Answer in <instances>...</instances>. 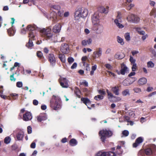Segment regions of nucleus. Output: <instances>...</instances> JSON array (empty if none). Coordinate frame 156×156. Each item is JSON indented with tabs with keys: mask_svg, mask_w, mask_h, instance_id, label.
<instances>
[{
	"mask_svg": "<svg viewBox=\"0 0 156 156\" xmlns=\"http://www.w3.org/2000/svg\"><path fill=\"white\" fill-rule=\"evenodd\" d=\"M38 28L35 25H29L27 28V30L29 31V38L28 43L26 44V46L29 48L33 46L32 40H34L35 37L37 35V30Z\"/></svg>",
	"mask_w": 156,
	"mask_h": 156,
	"instance_id": "obj_1",
	"label": "nucleus"
},
{
	"mask_svg": "<svg viewBox=\"0 0 156 156\" xmlns=\"http://www.w3.org/2000/svg\"><path fill=\"white\" fill-rule=\"evenodd\" d=\"M50 106L55 110H57L61 108V99L58 96L53 95L50 100Z\"/></svg>",
	"mask_w": 156,
	"mask_h": 156,
	"instance_id": "obj_2",
	"label": "nucleus"
},
{
	"mask_svg": "<svg viewBox=\"0 0 156 156\" xmlns=\"http://www.w3.org/2000/svg\"><path fill=\"white\" fill-rule=\"evenodd\" d=\"M88 14V11L87 9L84 8H79L75 13V19L76 20H78L80 18L86 17Z\"/></svg>",
	"mask_w": 156,
	"mask_h": 156,
	"instance_id": "obj_3",
	"label": "nucleus"
},
{
	"mask_svg": "<svg viewBox=\"0 0 156 156\" xmlns=\"http://www.w3.org/2000/svg\"><path fill=\"white\" fill-rule=\"evenodd\" d=\"M40 34L48 40L51 39L53 34L51 32V29L48 28L47 29L43 28L39 29Z\"/></svg>",
	"mask_w": 156,
	"mask_h": 156,
	"instance_id": "obj_4",
	"label": "nucleus"
},
{
	"mask_svg": "<svg viewBox=\"0 0 156 156\" xmlns=\"http://www.w3.org/2000/svg\"><path fill=\"white\" fill-rule=\"evenodd\" d=\"M112 132L109 130L103 129L99 132L101 139L103 142H105L107 137H109L112 135Z\"/></svg>",
	"mask_w": 156,
	"mask_h": 156,
	"instance_id": "obj_5",
	"label": "nucleus"
},
{
	"mask_svg": "<svg viewBox=\"0 0 156 156\" xmlns=\"http://www.w3.org/2000/svg\"><path fill=\"white\" fill-rule=\"evenodd\" d=\"M104 29V27L103 25L99 23L93 25L92 28V30L95 33L98 34H102L103 32Z\"/></svg>",
	"mask_w": 156,
	"mask_h": 156,
	"instance_id": "obj_6",
	"label": "nucleus"
},
{
	"mask_svg": "<svg viewBox=\"0 0 156 156\" xmlns=\"http://www.w3.org/2000/svg\"><path fill=\"white\" fill-rule=\"evenodd\" d=\"M127 19L129 22L137 23L140 21V18L136 15L132 14L127 18Z\"/></svg>",
	"mask_w": 156,
	"mask_h": 156,
	"instance_id": "obj_7",
	"label": "nucleus"
},
{
	"mask_svg": "<svg viewBox=\"0 0 156 156\" xmlns=\"http://www.w3.org/2000/svg\"><path fill=\"white\" fill-rule=\"evenodd\" d=\"M59 81L62 87L67 88L69 87L68 81L66 78L61 77L59 79Z\"/></svg>",
	"mask_w": 156,
	"mask_h": 156,
	"instance_id": "obj_8",
	"label": "nucleus"
},
{
	"mask_svg": "<svg viewBox=\"0 0 156 156\" xmlns=\"http://www.w3.org/2000/svg\"><path fill=\"white\" fill-rule=\"evenodd\" d=\"M121 18L120 13L118 12V15L117 18L114 20L115 24L119 28H122L124 27V26L121 23L122 22Z\"/></svg>",
	"mask_w": 156,
	"mask_h": 156,
	"instance_id": "obj_9",
	"label": "nucleus"
},
{
	"mask_svg": "<svg viewBox=\"0 0 156 156\" xmlns=\"http://www.w3.org/2000/svg\"><path fill=\"white\" fill-rule=\"evenodd\" d=\"M99 13L98 12H95L92 17V20L93 25L99 23Z\"/></svg>",
	"mask_w": 156,
	"mask_h": 156,
	"instance_id": "obj_10",
	"label": "nucleus"
},
{
	"mask_svg": "<svg viewBox=\"0 0 156 156\" xmlns=\"http://www.w3.org/2000/svg\"><path fill=\"white\" fill-rule=\"evenodd\" d=\"M48 60L50 63L51 65L54 67L56 64V59L54 55L53 54H50L48 56Z\"/></svg>",
	"mask_w": 156,
	"mask_h": 156,
	"instance_id": "obj_11",
	"label": "nucleus"
},
{
	"mask_svg": "<svg viewBox=\"0 0 156 156\" xmlns=\"http://www.w3.org/2000/svg\"><path fill=\"white\" fill-rule=\"evenodd\" d=\"M60 50L63 53L67 54L69 51V46L67 44H63L61 45Z\"/></svg>",
	"mask_w": 156,
	"mask_h": 156,
	"instance_id": "obj_12",
	"label": "nucleus"
},
{
	"mask_svg": "<svg viewBox=\"0 0 156 156\" xmlns=\"http://www.w3.org/2000/svg\"><path fill=\"white\" fill-rule=\"evenodd\" d=\"M121 69L120 71L116 70V72L119 75L121 74L122 75H125V73L127 71V67L124 63H122L121 65Z\"/></svg>",
	"mask_w": 156,
	"mask_h": 156,
	"instance_id": "obj_13",
	"label": "nucleus"
},
{
	"mask_svg": "<svg viewBox=\"0 0 156 156\" xmlns=\"http://www.w3.org/2000/svg\"><path fill=\"white\" fill-rule=\"evenodd\" d=\"M47 118V115L46 113H41L37 117V119L38 122H41L45 120Z\"/></svg>",
	"mask_w": 156,
	"mask_h": 156,
	"instance_id": "obj_14",
	"label": "nucleus"
},
{
	"mask_svg": "<svg viewBox=\"0 0 156 156\" xmlns=\"http://www.w3.org/2000/svg\"><path fill=\"white\" fill-rule=\"evenodd\" d=\"M102 54V48H99L97 49V51L93 52V57L94 58H98L100 57Z\"/></svg>",
	"mask_w": 156,
	"mask_h": 156,
	"instance_id": "obj_15",
	"label": "nucleus"
},
{
	"mask_svg": "<svg viewBox=\"0 0 156 156\" xmlns=\"http://www.w3.org/2000/svg\"><path fill=\"white\" fill-rule=\"evenodd\" d=\"M152 149L156 151V146L152 144L151 145L150 148H148L145 150V153L147 155H150L152 154Z\"/></svg>",
	"mask_w": 156,
	"mask_h": 156,
	"instance_id": "obj_16",
	"label": "nucleus"
},
{
	"mask_svg": "<svg viewBox=\"0 0 156 156\" xmlns=\"http://www.w3.org/2000/svg\"><path fill=\"white\" fill-rule=\"evenodd\" d=\"M143 141V139L141 137L137 138L135 142L133 144V147H136L141 144Z\"/></svg>",
	"mask_w": 156,
	"mask_h": 156,
	"instance_id": "obj_17",
	"label": "nucleus"
},
{
	"mask_svg": "<svg viewBox=\"0 0 156 156\" xmlns=\"http://www.w3.org/2000/svg\"><path fill=\"white\" fill-rule=\"evenodd\" d=\"M61 27L62 26L60 24H57L53 27V31L55 33H58L60 32Z\"/></svg>",
	"mask_w": 156,
	"mask_h": 156,
	"instance_id": "obj_18",
	"label": "nucleus"
},
{
	"mask_svg": "<svg viewBox=\"0 0 156 156\" xmlns=\"http://www.w3.org/2000/svg\"><path fill=\"white\" fill-rule=\"evenodd\" d=\"M32 119V116L30 112H27L23 115V119L24 121H28Z\"/></svg>",
	"mask_w": 156,
	"mask_h": 156,
	"instance_id": "obj_19",
	"label": "nucleus"
},
{
	"mask_svg": "<svg viewBox=\"0 0 156 156\" xmlns=\"http://www.w3.org/2000/svg\"><path fill=\"white\" fill-rule=\"evenodd\" d=\"M24 136V132L22 131H20L17 134L16 137L17 140L19 141H23Z\"/></svg>",
	"mask_w": 156,
	"mask_h": 156,
	"instance_id": "obj_20",
	"label": "nucleus"
},
{
	"mask_svg": "<svg viewBox=\"0 0 156 156\" xmlns=\"http://www.w3.org/2000/svg\"><path fill=\"white\" fill-rule=\"evenodd\" d=\"M111 91L116 95H118L119 94V87L118 86H115L114 87H111Z\"/></svg>",
	"mask_w": 156,
	"mask_h": 156,
	"instance_id": "obj_21",
	"label": "nucleus"
},
{
	"mask_svg": "<svg viewBox=\"0 0 156 156\" xmlns=\"http://www.w3.org/2000/svg\"><path fill=\"white\" fill-rule=\"evenodd\" d=\"M109 7L106 6V8L103 6H101L98 8L99 11L101 13L107 14L108 12Z\"/></svg>",
	"mask_w": 156,
	"mask_h": 156,
	"instance_id": "obj_22",
	"label": "nucleus"
},
{
	"mask_svg": "<svg viewBox=\"0 0 156 156\" xmlns=\"http://www.w3.org/2000/svg\"><path fill=\"white\" fill-rule=\"evenodd\" d=\"M92 40L91 38H89L87 40H84L81 42L82 45L85 46L88 44L89 45L92 43Z\"/></svg>",
	"mask_w": 156,
	"mask_h": 156,
	"instance_id": "obj_23",
	"label": "nucleus"
},
{
	"mask_svg": "<svg viewBox=\"0 0 156 156\" xmlns=\"http://www.w3.org/2000/svg\"><path fill=\"white\" fill-rule=\"evenodd\" d=\"M134 81L135 80L132 82L130 80V79H126L123 80L122 83L124 86H129L132 84Z\"/></svg>",
	"mask_w": 156,
	"mask_h": 156,
	"instance_id": "obj_24",
	"label": "nucleus"
},
{
	"mask_svg": "<svg viewBox=\"0 0 156 156\" xmlns=\"http://www.w3.org/2000/svg\"><path fill=\"white\" fill-rule=\"evenodd\" d=\"M81 101L86 105H90L91 103V101L87 98H82Z\"/></svg>",
	"mask_w": 156,
	"mask_h": 156,
	"instance_id": "obj_25",
	"label": "nucleus"
},
{
	"mask_svg": "<svg viewBox=\"0 0 156 156\" xmlns=\"http://www.w3.org/2000/svg\"><path fill=\"white\" fill-rule=\"evenodd\" d=\"M138 82L140 85H142L146 83L147 79L145 77H142L138 80Z\"/></svg>",
	"mask_w": 156,
	"mask_h": 156,
	"instance_id": "obj_26",
	"label": "nucleus"
},
{
	"mask_svg": "<svg viewBox=\"0 0 156 156\" xmlns=\"http://www.w3.org/2000/svg\"><path fill=\"white\" fill-rule=\"evenodd\" d=\"M58 57L62 62L65 63L66 59L65 55L62 54H59L58 55Z\"/></svg>",
	"mask_w": 156,
	"mask_h": 156,
	"instance_id": "obj_27",
	"label": "nucleus"
},
{
	"mask_svg": "<svg viewBox=\"0 0 156 156\" xmlns=\"http://www.w3.org/2000/svg\"><path fill=\"white\" fill-rule=\"evenodd\" d=\"M75 94L76 95V96L78 98H80V94L81 92L79 89L77 88L76 87L74 90Z\"/></svg>",
	"mask_w": 156,
	"mask_h": 156,
	"instance_id": "obj_28",
	"label": "nucleus"
},
{
	"mask_svg": "<svg viewBox=\"0 0 156 156\" xmlns=\"http://www.w3.org/2000/svg\"><path fill=\"white\" fill-rule=\"evenodd\" d=\"M69 143L71 146H74L77 144V142L75 139H72L69 141Z\"/></svg>",
	"mask_w": 156,
	"mask_h": 156,
	"instance_id": "obj_29",
	"label": "nucleus"
},
{
	"mask_svg": "<svg viewBox=\"0 0 156 156\" xmlns=\"http://www.w3.org/2000/svg\"><path fill=\"white\" fill-rule=\"evenodd\" d=\"M8 32L9 35L10 36H13L14 35L15 31L12 29H9L8 30Z\"/></svg>",
	"mask_w": 156,
	"mask_h": 156,
	"instance_id": "obj_30",
	"label": "nucleus"
},
{
	"mask_svg": "<svg viewBox=\"0 0 156 156\" xmlns=\"http://www.w3.org/2000/svg\"><path fill=\"white\" fill-rule=\"evenodd\" d=\"M122 94L124 96H126L127 95H129L130 93L129 90L126 89L124 90L122 92Z\"/></svg>",
	"mask_w": 156,
	"mask_h": 156,
	"instance_id": "obj_31",
	"label": "nucleus"
},
{
	"mask_svg": "<svg viewBox=\"0 0 156 156\" xmlns=\"http://www.w3.org/2000/svg\"><path fill=\"white\" fill-rule=\"evenodd\" d=\"M122 55V54L117 53L115 55V58L118 59H122L124 57V55L123 54Z\"/></svg>",
	"mask_w": 156,
	"mask_h": 156,
	"instance_id": "obj_32",
	"label": "nucleus"
},
{
	"mask_svg": "<svg viewBox=\"0 0 156 156\" xmlns=\"http://www.w3.org/2000/svg\"><path fill=\"white\" fill-rule=\"evenodd\" d=\"M117 40L118 42L120 43L121 45H123L124 44L123 39L119 36H117Z\"/></svg>",
	"mask_w": 156,
	"mask_h": 156,
	"instance_id": "obj_33",
	"label": "nucleus"
},
{
	"mask_svg": "<svg viewBox=\"0 0 156 156\" xmlns=\"http://www.w3.org/2000/svg\"><path fill=\"white\" fill-rule=\"evenodd\" d=\"M124 37L126 40L129 41L130 40V37L129 33H126L124 35Z\"/></svg>",
	"mask_w": 156,
	"mask_h": 156,
	"instance_id": "obj_34",
	"label": "nucleus"
},
{
	"mask_svg": "<svg viewBox=\"0 0 156 156\" xmlns=\"http://www.w3.org/2000/svg\"><path fill=\"white\" fill-rule=\"evenodd\" d=\"M103 97L102 95H98L97 96H96L94 97V99L97 101L100 100H102L103 99Z\"/></svg>",
	"mask_w": 156,
	"mask_h": 156,
	"instance_id": "obj_35",
	"label": "nucleus"
},
{
	"mask_svg": "<svg viewBox=\"0 0 156 156\" xmlns=\"http://www.w3.org/2000/svg\"><path fill=\"white\" fill-rule=\"evenodd\" d=\"M11 140V139L10 137H6L4 139V143L6 144H9L10 143Z\"/></svg>",
	"mask_w": 156,
	"mask_h": 156,
	"instance_id": "obj_36",
	"label": "nucleus"
},
{
	"mask_svg": "<svg viewBox=\"0 0 156 156\" xmlns=\"http://www.w3.org/2000/svg\"><path fill=\"white\" fill-rule=\"evenodd\" d=\"M129 132L127 130H124L122 132V137L124 136V137H126L128 136L129 135Z\"/></svg>",
	"mask_w": 156,
	"mask_h": 156,
	"instance_id": "obj_37",
	"label": "nucleus"
},
{
	"mask_svg": "<svg viewBox=\"0 0 156 156\" xmlns=\"http://www.w3.org/2000/svg\"><path fill=\"white\" fill-rule=\"evenodd\" d=\"M107 152H99L97 154V156H107Z\"/></svg>",
	"mask_w": 156,
	"mask_h": 156,
	"instance_id": "obj_38",
	"label": "nucleus"
},
{
	"mask_svg": "<svg viewBox=\"0 0 156 156\" xmlns=\"http://www.w3.org/2000/svg\"><path fill=\"white\" fill-rule=\"evenodd\" d=\"M67 61L69 64H71L73 62L74 59L72 57H69L67 59Z\"/></svg>",
	"mask_w": 156,
	"mask_h": 156,
	"instance_id": "obj_39",
	"label": "nucleus"
},
{
	"mask_svg": "<svg viewBox=\"0 0 156 156\" xmlns=\"http://www.w3.org/2000/svg\"><path fill=\"white\" fill-rule=\"evenodd\" d=\"M147 66L148 67L152 68L154 66V63L151 61H149L147 63Z\"/></svg>",
	"mask_w": 156,
	"mask_h": 156,
	"instance_id": "obj_40",
	"label": "nucleus"
},
{
	"mask_svg": "<svg viewBox=\"0 0 156 156\" xmlns=\"http://www.w3.org/2000/svg\"><path fill=\"white\" fill-rule=\"evenodd\" d=\"M51 8L55 10H59L60 7L58 5H52L51 6Z\"/></svg>",
	"mask_w": 156,
	"mask_h": 156,
	"instance_id": "obj_41",
	"label": "nucleus"
},
{
	"mask_svg": "<svg viewBox=\"0 0 156 156\" xmlns=\"http://www.w3.org/2000/svg\"><path fill=\"white\" fill-rule=\"evenodd\" d=\"M107 156H116L115 153L112 151L107 152Z\"/></svg>",
	"mask_w": 156,
	"mask_h": 156,
	"instance_id": "obj_42",
	"label": "nucleus"
},
{
	"mask_svg": "<svg viewBox=\"0 0 156 156\" xmlns=\"http://www.w3.org/2000/svg\"><path fill=\"white\" fill-rule=\"evenodd\" d=\"M133 90L136 93H140L141 91L140 89L138 87L134 88Z\"/></svg>",
	"mask_w": 156,
	"mask_h": 156,
	"instance_id": "obj_43",
	"label": "nucleus"
},
{
	"mask_svg": "<svg viewBox=\"0 0 156 156\" xmlns=\"http://www.w3.org/2000/svg\"><path fill=\"white\" fill-rule=\"evenodd\" d=\"M129 61L131 63V64H135L136 60L132 57L130 56L129 58Z\"/></svg>",
	"mask_w": 156,
	"mask_h": 156,
	"instance_id": "obj_44",
	"label": "nucleus"
},
{
	"mask_svg": "<svg viewBox=\"0 0 156 156\" xmlns=\"http://www.w3.org/2000/svg\"><path fill=\"white\" fill-rule=\"evenodd\" d=\"M132 65V69L133 71H135L136 69L137 66L136 63L131 64Z\"/></svg>",
	"mask_w": 156,
	"mask_h": 156,
	"instance_id": "obj_45",
	"label": "nucleus"
},
{
	"mask_svg": "<svg viewBox=\"0 0 156 156\" xmlns=\"http://www.w3.org/2000/svg\"><path fill=\"white\" fill-rule=\"evenodd\" d=\"M121 146H119V145H118L117 146V148H116V153H117V154H121V153H122V151H120V152H119V151H118V150H120V149H121Z\"/></svg>",
	"mask_w": 156,
	"mask_h": 156,
	"instance_id": "obj_46",
	"label": "nucleus"
},
{
	"mask_svg": "<svg viewBox=\"0 0 156 156\" xmlns=\"http://www.w3.org/2000/svg\"><path fill=\"white\" fill-rule=\"evenodd\" d=\"M16 86L19 88L23 86V83L22 82H18L16 84Z\"/></svg>",
	"mask_w": 156,
	"mask_h": 156,
	"instance_id": "obj_47",
	"label": "nucleus"
},
{
	"mask_svg": "<svg viewBox=\"0 0 156 156\" xmlns=\"http://www.w3.org/2000/svg\"><path fill=\"white\" fill-rule=\"evenodd\" d=\"M128 113L129 115L131 116L132 117H134V116L135 115V114L134 112L132 111H128Z\"/></svg>",
	"mask_w": 156,
	"mask_h": 156,
	"instance_id": "obj_48",
	"label": "nucleus"
},
{
	"mask_svg": "<svg viewBox=\"0 0 156 156\" xmlns=\"http://www.w3.org/2000/svg\"><path fill=\"white\" fill-rule=\"evenodd\" d=\"M37 57L39 58H41L43 56V54L41 51H38L37 52Z\"/></svg>",
	"mask_w": 156,
	"mask_h": 156,
	"instance_id": "obj_49",
	"label": "nucleus"
},
{
	"mask_svg": "<svg viewBox=\"0 0 156 156\" xmlns=\"http://www.w3.org/2000/svg\"><path fill=\"white\" fill-rule=\"evenodd\" d=\"M105 66L108 69H111L112 68V67L109 64H107L105 65Z\"/></svg>",
	"mask_w": 156,
	"mask_h": 156,
	"instance_id": "obj_50",
	"label": "nucleus"
},
{
	"mask_svg": "<svg viewBox=\"0 0 156 156\" xmlns=\"http://www.w3.org/2000/svg\"><path fill=\"white\" fill-rule=\"evenodd\" d=\"M27 132L29 134H30L32 133V128L30 126H29L27 127Z\"/></svg>",
	"mask_w": 156,
	"mask_h": 156,
	"instance_id": "obj_51",
	"label": "nucleus"
},
{
	"mask_svg": "<svg viewBox=\"0 0 156 156\" xmlns=\"http://www.w3.org/2000/svg\"><path fill=\"white\" fill-rule=\"evenodd\" d=\"M14 74L11 75L10 76V80L11 81H15L16 79L14 77Z\"/></svg>",
	"mask_w": 156,
	"mask_h": 156,
	"instance_id": "obj_52",
	"label": "nucleus"
},
{
	"mask_svg": "<svg viewBox=\"0 0 156 156\" xmlns=\"http://www.w3.org/2000/svg\"><path fill=\"white\" fill-rule=\"evenodd\" d=\"M151 52L152 54L153 55V56L156 57V51L155 50L153 49H151Z\"/></svg>",
	"mask_w": 156,
	"mask_h": 156,
	"instance_id": "obj_53",
	"label": "nucleus"
},
{
	"mask_svg": "<svg viewBox=\"0 0 156 156\" xmlns=\"http://www.w3.org/2000/svg\"><path fill=\"white\" fill-rule=\"evenodd\" d=\"M77 63L76 62L73 63L72 66L71 67V68L72 69H75L77 66Z\"/></svg>",
	"mask_w": 156,
	"mask_h": 156,
	"instance_id": "obj_54",
	"label": "nucleus"
},
{
	"mask_svg": "<svg viewBox=\"0 0 156 156\" xmlns=\"http://www.w3.org/2000/svg\"><path fill=\"white\" fill-rule=\"evenodd\" d=\"M123 118L124 119V121H127L128 122H129V117L127 116H124L123 117Z\"/></svg>",
	"mask_w": 156,
	"mask_h": 156,
	"instance_id": "obj_55",
	"label": "nucleus"
},
{
	"mask_svg": "<svg viewBox=\"0 0 156 156\" xmlns=\"http://www.w3.org/2000/svg\"><path fill=\"white\" fill-rule=\"evenodd\" d=\"M108 98H115V96H114L113 94L111 93V92H109L108 94Z\"/></svg>",
	"mask_w": 156,
	"mask_h": 156,
	"instance_id": "obj_56",
	"label": "nucleus"
},
{
	"mask_svg": "<svg viewBox=\"0 0 156 156\" xmlns=\"http://www.w3.org/2000/svg\"><path fill=\"white\" fill-rule=\"evenodd\" d=\"M134 4H130L129 6L127 7V9H128V10H130L131 8L134 7Z\"/></svg>",
	"mask_w": 156,
	"mask_h": 156,
	"instance_id": "obj_57",
	"label": "nucleus"
},
{
	"mask_svg": "<svg viewBox=\"0 0 156 156\" xmlns=\"http://www.w3.org/2000/svg\"><path fill=\"white\" fill-rule=\"evenodd\" d=\"M57 13L59 16H62L63 15V11L59 10L58 11Z\"/></svg>",
	"mask_w": 156,
	"mask_h": 156,
	"instance_id": "obj_58",
	"label": "nucleus"
},
{
	"mask_svg": "<svg viewBox=\"0 0 156 156\" xmlns=\"http://www.w3.org/2000/svg\"><path fill=\"white\" fill-rule=\"evenodd\" d=\"M33 104L35 105H37L38 104V102L37 100L35 99L33 101Z\"/></svg>",
	"mask_w": 156,
	"mask_h": 156,
	"instance_id": "obj_59",
	"label": "nucleus"
},
{
	"mask_svg": "<svg viewBox=\"0 0 156 156\" xmlns=\"http://www.w3.org/2000/svg\"><path fill=\"white\" fill-rule=\"evenodd\" d=\"M69 15V13L68 12H65L63 14V16L65 17H68Z\"/></svg>",
	"mask_w": 156,
	"mask_h": 156,
	"instance_id": "obj_60",
	"label": "nucleus"
},
{
	"mask_svg": "<svg viewBox=\"0 0 156 156\" xmlns=\"http://www.w3.org/2000/svg\"><path fill=\"white\" fill-rule=\"evenodd\" d=\"M99 94H105V91L102 90H98Z\"/></svg>",
	"mask_w": 156,
	"mask_h": 156,
	"instance_id": "obj_61",
	"label": "nucleus"
},
{
	"mask_svg": "<svg viewBox=\"0 0 156 156\" xmlns=\"http://www.w3.org/2000/svg\"><path fill=\"white\" fill-rule=\"evenodd\" d=\"M30 147L32 148H34L36 147V144L34 142H33L30 145Z\"/></svg>",
	"mask_w": 156,
	"mask_h": 156,
	"instance_id": "obj_62",
	"label": "nucleus"
},
{
	"mask_svg": "<svg viewBox=\"0 0 156 156\" xmlns=\"http://www.w3.org/2000/svg\"><path fill=\"white\" fill-rule=\"evenodd\" d=\"M131 53H132V55L134 56L135 55L138 53H139V52L138 51H132Z\"/></svg>",
	"mask_w": 156,
	"mask_h": 156,
	"instance_id": "obj_63",
	"label": "nucleus"
},
{
	"mask_svg": "<svg viewBox=\"0 0 156 156\" xmlns=\"http://www.w3.org/2000/svg\"><path fill=\"white\" fill-rule=\"evenodd\" d=\"M148 37V35L147 34H146L145 35H144L142 37V39L144 41L145 40L146 38L147 37Z\"/></svg>",
	"mask_w": 156,
	"mask_h": 156,
	"instance_id": "obj_64",
	"label": "nucleus"
}]
</instances>
